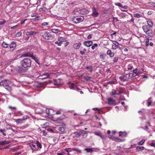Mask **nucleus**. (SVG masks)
Segmentation results:
<instances>
[{"instance_id": "f257e3e1", "label": "nucleus", "mask_w": 155, "mask_h": 155, "mask_svg": "<svg viewBox=\"0 0 155 155\" xmlns=\"http://www.w3.org/2000/svg\"><path fill=\"white\" fill-rule=\"evenodd\" d=\"M21 65L24 68L30 67L31 65V61L29 58H24L21 62Z\"/></svg>"}, {"instance_id": "f03ea898", "label": "nucleus", "mask_w": 155, "mask_h": 155, "mask_svg": "<svg viewBox=\"0 0 155 155\" xmlns=\"http://www.w3.org/2000/svg\"><path fill=\"white\" fill-rule=\"evenodd\" d=\"M29 146L33 151L36 150L39 148H41V144L38 141H37L36 143H29Z\"/></svg>"}, {"instance_id": "7ed1b4c3", "label": "nucleus", "mask_w": 155, "mask_h": 155, "mask_svg": "<svg viewBox=\"0 0 155 155\" xmlns=\"http://www.w3.org/2000/svg\"><path fill=\"white\" fill-rule=\"evenodd\" d=\"M83 16L77 17L74 16L72 18V20L74 23L77 24L80 22L83 21Z\"/></svg>"}, {"instance_id": "20e7f679", "label": "nucleus", "mask_w": 155, "mask_h": 155, "mask_svg": "<svg viewBox=\"0 0 155 155\" xmlns=\"http://www.w3.org/2000/svg\"><path fill=\"white\" fill-rule=\"evenodd\" d=\"M43 38L46 40H52L53 38V37L51 34L45 32L42 35Z\"/></svg>"}, {"instance_id": "39448f33", "label": "nucleus", "mask_w": 155, "mask_h": 155, "mask_svg": "<svg viewBox=\"0 0 155 155\" xmlns=\"http://www.w3.org/2000/svg\"><path fill=\"white\" fill-rule=\"evenodd\" d=\"M9 80H4V87L9 90L10 88V87L9 86Z\"/></svg>"}, {"instance_id": "423d86ee", "label": "nucleus", "mask_w": 155, "mask_h": 155, "mask_svg": "<svg viewBox=\"0 0 155 155\" xmlns=\"http://www.w3.org/2000/svg\"><path fill=\"white\" fill-rule=\"evenodd\" d=\"M93 13L92 14V15L94 17H97L98 16L99 13L97 12L96 9L94 7H93L92 8Z\"/></svg>"}, {"instance_id": "0eeeda50", "label": "nucleus", "mask_w": 155, "mask_h": 155, "mask_svg": "<svg viewBox=\"0 0 155 155\" xmlns=\"http://www.w3.org/2000/svg\"><path fill=\"white\" fill-rule=\"evenodd\" d=\"M83 44L87 47H90L93 45V42L91 41H84L83 42Z\"/></svg>"}, {"instance_id": "6e6552de", "label": "nucleus", "mask_w": 155, "mask_h": 155, "mask_svg": "<svg viewBox=\"0 0 155 155\" xmlns=\"http://www.w3.org/2000/svg\"><path fill=\"white\" fill-rule=\"evenodd\" d=\"M145 33L150 37H153V30L150 29H149V30L146 32Z\"/></svg>"}, {"instance_id": "1a4fd4ad", "label": "nucleus", "mask_w": 155, "mask_h": 155, "mask_svg": "<svg viewBox=\"0 0 155 155\" xmlns=\"http://www.w3.org/2000/svg\"><path fill=\"white\" fill-rule=\"evenodd\" d=\"M16 46V43L15 41L12 42L10 44V50L12 49V51L14 50Z\"/></svg>"}, {"instance_id": "9d476101", "label": "nucleus", "mask_w": 155, "mask_h": 155, "mask_svg": "<svg viewBox=\"0 0 155 155\" xmlns=\"http://www.w3.org/2000/svg\"><path fill=\"white\" fill-rule=\"evenodd\" d=\"M112 45V48L114 49H116L117 48L119 47V43L116 41H114Z\"/></svg>"}, {"instance_id": "9b49d317", "label": "nucleus", "mask_w": 155, "mask_h": 155, "mask_svg": "<svg viewBox=\"0 0 155 155\" xmlns=\"http://www.w3.org/2000/svg\"><path fill=\"white\" fill-rule=\"evenodd\" d=\"M49 74L48 73H45L43 74L42 75L40 76L41 77L40 78L41 79H45L49 77Z\"/></svg>"}, {"instance_id": "f8f14e48", "label": "nucleus", "mask_w": 155, "mask_h": 155, "mask_svg": "<svg viewBox=\"0 0 155 155\" xmlns=\"http://www.w3.org/2000/svg\"><path fill=\"white\" fill-rule=\"evenodd\" d=\"M150 28L148 25H144L142 27V28L145 33L148 31Z\"/></svg>"}, {"instance_id": "ddd939ff", "label": "nucleus", "mask_w": 155, "mask_h": 155, "mask_svg": "<svg viewBox=\"0 0 155 155\" xmlns=\"http://www.w3.org/2000/svg\"><path fill=\"white\" fill-rule=\"evenodd\" d=\"M108 101V104L110 105L114 104L115 103V101L112 98H110Z\"/></svg>"}, {"instance_id": "4468645a", "label": "nucleus", "mask_w": 155, "mask_h": 155, "mask_svg": "<svg viewBox=\"0 0 155 155\" xmlns=\"http://www.w3.org/2000/svg\"><path fill=\"white\" fill-rule=\"evenodd\" d=\"M32 54L30 53H26L22 54L21 56V57H32Z\"/></svg>"}, {"instance_id": "2eb2a0df", "label": "nucleus", "mask_w": 155, "mask_h": 155, "mask_svg": "<svg viewBox=\"0 0 155 155\" xmlns=\"http://www.w3.org/2000/svg\"><path fill=\"white\" fill-rule=\"evenodd\" d=\"M147 106L149 107L150 105L153 103V101L151 97L149 98L147 100Z\"/></svg>"}, {"instance_id": "dca6fc26", "label": "nucleus", "mask_w": 155, "mask_h": 155, "mask_svg": "<svg viewBox=\"0 0 155 155\" xmlns=\"http://www.w3.org/2000/svg\"><path fill=\"white\" fill-rule=\"evenodd\" d=\"M81 45L80 43H76L74 45L73 47L75 49H77L79 48Z\"/></svg>"}, {"instance_id": "f3484780", "label": "nucleus", "mask_w": 155, "mask_h": 155, "mask_svg": "<svg viewBox=\"0 0 155 155\" xmlns=\"http://www.w3.org/2000/svg\"><path fill=\"white\" fill-rule=\"evenodd\" d=\"M36 33V32L33 31H27L25 33L26 35H32L35 34Z\"/></svg>"}, {"instance_id": "a211bd4d", "label": "nucleus", "mask_w": 155, "mask_h": 155, "mask_svg": "<svg viewBox=\"0 0 155 155\" xmlns=\"http://www.w3.org/2000/svg\"><path fill=\"white\" fill-rule=\"evenodd\" d=\"M126 76H128V77H129V75H128V74H126V75H124L123 76H122L120 77V79L121 81H128V79H125V77Z\"/></svg>"}, {"instance_id": "6ab92c4d", "label": "nucleus", "mask_w": 155, "mask_h": 155, "mask_svg": "<svg viewBox=\"0 0 155 155\" xmlns=\"http://www.w3.org/2000/svg\"><path fill=\"white\" fill-rule=\"evenodd\" d=\"M112 93L113 95H114L115 94L118 95L122 93V92L120 91H117L116 90H114V91L112 92Z\"/></svg>"}, {"instance_id": "aec40b11", "label": "nucleus", "mask_w": 155, "mask_h": 155, "mask_svg": "<svg viewBox=\"0 0 155 155\" xmlns=\"http://www.w3.org/2000/svg\"><path fill=\"white\" fill-rule=\"evenodd\" d=\"M107 54L110 55V57H113L114 56V53L112 52L111 50H108L107 52Z\"/></svg>"}, {"instance_id": "412c9836", "label": "nucleus", "mask_w": 155, "mask_h": 155, "mask_svg": "<svg viewBox=\"0 0 155 155\" xmlns=\"http://www.w3.org/2000/svg\"><path fill=\"white\" fill-rule=\"evenodd\" d=\"M54 84L55 85H59L61 84L59 80H56L55 79L54 80Z\"/></svg>"}, {"instance_id": "4be33fe9", "label": "nucleus", "mask_w": 155, "mask_h": 155, "mask_svg": "<svg viewBox=\"0 0 155 155\" xmlns=\"http://www.w3.org/2000/svg\"><path fill=\"white\" fill-rule=\"evenodd\" d=\"M127 135V134L125 132H122L120 131L119 133V136L125 137Z\"/></svg>"}, {"instance_id": "5701e85b", "label": "nucleus", "mask_w": 155, "mask_h": 155, "mask_svg": "<svg viewBox=\"0 0 155 155\" xmlns=\"http://www.w3.org/2000/svg\"><path fill=\"white\" fill-rule=\"evenodd\" d=\"M9 143V142L7 141H0V145L6 144Z\"/></svg>"}, {"instance_id": "b1692460", "label": "nucleus", "mask_w": 155, "mask_h": 155, "mask_svg": "<svg viewBox=\"0 0 155 155\" xmlns=\"http://www.w3.org/2000/svg\"><path fill=\"white\" fill-rule=\"evenodd\" d=\"M147 23L148 25V26L150 27V28H151L153 26V22L151 21H147Z\"/></svg>"}, {"instance_id": "393cba45", "label": "nucleus", "mask_w": 155, "mask_h": 155, "mask_svg": "<svg viewBox=\"0 0 155 155\" xmlns=\"http://www.w3.org/2000/svg\"><path fill=\"white\" fill-rule=\"evenodd\" d=\"M70 87L71 89L75 90L76 86L74 84H71Z\"/></svg>"}, {"instance_id": "a878e982", "label": "nucleus", "mask_w": 155, "mask_h": 155, "mask_svg": "<svg viewBox=\"0 0 155 155\" xmlns=\"http://www.w3.org/2000/svg\"><path fill=\"white\" fill-rule=\"evenodd\" d=\"M84 150L86 151L88 153H91L93 151L92 149L91 148H86L84 149Z\"/></svg>"}, {"instance_id": "bb28decb", "label": "nucleus", "mask_w": 155, "mask_h": 155, "mask_svg": "<svg viewBox=\"0 0 155 155\" xmlns=\"http://www.w3.org/2000/svg\"><path fill=\"white\" fill-rule=\"evenodd\" d=\"M86 68L91 72H92L93 71L92 67L91 66H87L86 67Z\"/></svg>"}, {"instance_id": "cd10ccee", "label": "nucleus", "mask_w": 155, "mask_h": 155, "mask_svg": "<svg viewBox=\"0 0 155 155\" xmlns=\"http://www.w3.org/2000/svg\"><path fill=\"white\" fill-rule=\"evenodd\" d=\"M23 119H18L16 120V122L18 124H21L23 122Z\"/></svg>"}, {"instance_id": "c85d7f7f", "label": "nucleus", "mask_w": 155, "mask_h": 155, "mask_svg": "<svg viewBox=\"0 0 155 155\" xmlns=\"http://www.w3.org/2000/svg\"><path fill=\"white\" fill-rule=\"evenodd\" d=\"M134 16L135 17L137 18H140L141 17V15L140 14L138 13H135L134 14Z\"/></svg>"}, {"instance_id": "c756f323", "label": "nucleus", "mask_w": 155, "mask_h": 155, "mask_svg": "<svg viewBox=\"0 0 155 155\" xmlns=\"http://www.w3.org/2000/svg\"><path fill=\"white\" fill-rule=\"evenodd\" d=\"M144 149V147H139L137 146L136 147V149L138 151H139L140 150H143Z\"/></svg>"}, {"instance_id": "7c9ffc66", "label": "nucleus", "mask_w": 155, "mask_h": 155, "mask_svg": "<svg viewBox=\"0 0 155 155\" xmlns=\"http://www.w3.org/2000/svg\"><path fill=\"white\" fill-rule=\"evenodd\" d=\"M58 130L60 131L63 132L65 131V129L64 127H60L58 128Z\"/></svg>"}, {"instance_id": "2f4dec72", "label": "nucleus", "mask_w": 155, "mask_h": 155, "mask_svg": "<svg viewBox=\"0 0 155 155\" xmlns=\"http://www.w3.org/2000/svg\"><path fill=\"white\" fill-rule=\"evenodd\" d=\"M84 79L87 81H89L91 80V77L88 76H84Z\"/></svg>"}, {"instance_id": "473e14b6", "label": "nucleus", "mask_w": 155, "mask_h": 155, "mask_svg": "<svg viewBox=\"0 0 155 155\" xmlns=\"http://www.w3.org/2000/svg\"><path fill=\"white\" fill-rule=\"evenodd\" d=\"M145 141V139H143L141 141L138 143V144L140 145H143Z\"/></svg>"}, {"instance_id": "72a5a7b5", "label": "nucleus", "mask_w": 155, "mask_h": 155, "mask_svg": "<svg viewBox=\"0 0 155 155\" xmlns=\"http://www.w3.org/2000/svg\"><path fill=\"white\" fill-rule=\"evenodd\" d=\"M52 32L54 33H57L59 31V30L56 29H52L51 30Z\"/></svg>"}, {"instance_id": "f704fd0d", "label": "nucleus", "mask_w": 155, "mask_h": 155, "mask_svg": "<svg viewBox=\"0 0 155 155\" xmlns=\"http://www.w3.org/2000/svg\"><path fill=\"white\" fill-rule=\"evenodd\" d=\"M8 45V44H7L4 42H3L2 45V46L4 48H7Z\"/></svg>"}, {"instance_id": "c9c22d12", "label": "nucleus", "mask_w": 155, "mask_h": 155, "mask_svg": "<svg viewBox=\"0 0 155 155\" xmlns=\"http://www.w3.org/2000/svg\"><path fill=\"white\" fill-rule=\"evenodd\" d=\"M72 150H74V151H76L77 152L79 153H81V150H79L78 148H72L71 149Z\"/></svg>"}, {"instance_id": "e433bc0d", "label": "nucleus", "mask_w": 155, "mask_h": 155, "mask_svg": "<svg viewBox=\"0 0 155 155\" xmlns=\"http://www.w3.org/2000/svg\"><path fill=\"white\" fill-rule=\"evenodd\" d=\"M63 42L61 41L60 42H58V41H56L55 42V44H57L58 46H61V44H62Z\"/></svg>"}, {"instance_id": "4c0bfd02", "label": "nucleus", "mask_w": 155, "mask_h": 155, "mask_svg": "<svg viewBox=\"0 0 155 155\" xmlns=\"http://www.w3.org/2000/svg\"><path fill=\"white\" fill-rule=\"evenodd\" d=\"M18 149V148H17L15 147L13 148H10V151L15 152Z\"/></svg>"}, {"instance_id": "58836bf2", "label": "nucleus", "mask_w": 155, "mask_h": 155, "mask_svg": "<svg viewBox=\"0 0 155 155\" xmlns=\"http://www.w3.org/2000/svg\"><path fill=\"white\" fill-rule=\"evenodd\" d=\"M97 46L98 45L97 44H95L91 47V48L93 50H94L95 49V47H97Z\"/></svg>"}, {"instance_id": "ea45409f", "label": "nucleus", "mask_w": 155, "mask_h": 155, "mask_svg": "<svg viewBox=\"0 0 155 155\" xmlns=\"http://www.w3.org/2000/svg\"><path fill=\"white\" fill-rule=\"evenodd\" d=\"M21 33L20 32H18L15 35L16 36L18 37H19L20 36H21Z\"/></svg>"}, {"instance_id": "a19ab883", "label": "nucleus", "mask_w": 155, "mask_h": 155, "mask_svg": "<svg viewBox=\"0 0 155 155\" xmlns=\"http://www.w3.org/2000/svg\"><path fill=\"white\" fill-rule=\"evenodd\" d=\"M86 131L83 130H81L79 132V133H80L81 135L84 134V133H86Z\"/></svg>"}, {"instance_id": "79ce46f5", "label": "nucleus", "mask_w": 155, "mask_h": 155, "mask_svg": "<svg viewBox=\"0 0 155 155\" xmlns=\"http://www.w3.org/2000/svg\"><path fill=\"white\" fill-rule=\"evenodd\" d=\"M133 72L135 74H136L137 75L140 74L141 73H140L139 72H137V69H136L133 70Z\"/></svg>"}, {"instance_id": "37998d69", "label": "nucleus", "mask_w": 155, "mask_h": 155, "mask_svg": "<svg viewBox=\"0 0 155 155\" xmlns=\"http://www.w3.org/2000/svg\"><path fill=\"white\" fill-rule=\"evenodd\" d=\"M75 137H78L81 136L80 134L78 132H76L75 133Z\"/></svg>"}, {"instance_id": "c03bdc74", "label": "nucleus", "mask_w": 155, "mask_h": 155, "mask_svg": "<svg viewBox=\"0 0 155 155\" xmlns=\"http://www.w3.org/2000/svg\"><path fill=\"white\" fill-rule=\"evenodd\" d=\"M116 5L119 6V7L122 8L123 5L120 3L118 2L115 4Z\"/></svg>"}, {"instance_id": "a18cd8bd", "label": "nucleus", "mask_w": 155, "mask_h": 155, "mask_svg": "<svg viewBox=\"0 0 155 155\" xmlns=\"http://www.w3.org/2000/svg\"><path fill=\"white\" fill-rule=\"evenodd\" d=\"M10 67L11 68V69H10L11 71L12 72H15V69L13 67V66H11Z\"/></svg>"}, {"instance_id": "49530a36", "label": "nucleus", "mask_w": 155, "mask_h": 155, "mask_svg": "<svg viewBox=\"0 0 155 155\" xmlns=\"http://www.w3.org/2000/svg\"><path fill=\"white\" fill-rule=\"evenodd\" d=\"M106 56V54H101L100 55V58L101 59H104V57Z\"/></svg>"}, {"instance_id": "de8ad7c7", "label": "nucleus", "mask_w": 155, "mask_h": 155, "mask_svg": "<svg viewBox=\"0 0 155 155\" xmlns=\"http://www.w3.org/2000/svg\"><path fill=\"white\" fill-rule=\"evenodd\" d=\"M94 134H95V135L99 136H100V135H101V134L100 133L97 132H94Z\"/></svg>"}, {"instance_id": "09e8293b", "label": "nucleus", "mask_w": 155, "mask_h": 155, "mask_svg": "<svg viewBox=\"0 0 155 155\" xmlns=\"http://www.w3.org/2000/svg\"><path fill=\"white\" fill-rule=\"evenodd\" d=\"M5 131V130H2V129H0V132H2L4 135L5 136L6 134L3 132H4Z\"/></svg>"}, {"instance_id": "8fccbe9b", "label": "nucleus", "mask_w": 155, "mask_h": 155, "mask_svg": "<svg viewBox=\"0 0 155 155\" xmlns=\"http://www.w3.org/2000/svg\"><path fill=\"white\" fill-rule=\"evenodd\" d=\"M149 40H146L145 43H146V46L147 47H148L149 46Z\"/></svg>"}, {"instance_id": "3c124183", "label": "nucleus", "mask_w": 155, "mask_h": 155, "mask_svg": "<svg viewBox=\"0 0 155 155\" xmlns=\"http://www.w3.org/2000/svg\"><path fill=\"white\" fill-rule=\"evenodd\" d=\"M0 85H3V86L4 87V80L2 81H1L0 82Z\"/></svg>"}, {"instance_id": "603ef678", "label": "nucleus", "mask_w": 155, "mask_h": 155, "mask_svg": "<svg viewBox=\"0 0 155 155\" xmlns=\"http://www.w3.org/2000/svg\"><path fill=\"white\" fill-rule=\"evenodd\" d=\"M43 135L44 136H46L47 134V132L46 131L44 130L43 131Z\"/></svg>"}, {"instance_id": "864d4df0", "label": "nucleus", "mask_w": 155, "mask_h": 155, "mask_svg": "<svg viewBox=\"0 0 155 155\" xmlns=\"http://www.w3.org/2000/svg\"><path fill=\"white\" fill-rule=\"evenodd\" d=\"M48 25V23L46 22H44L42 23L41 25L43 26H46Z\"/></svg>"}, {"instance_id": "5fc2aeb1", "label": "nucleus", "mask_w": 155, "mask_h": 155, "mask_svg": "<svg viewBox=\"0 0 155 155\" xmlns=\"http://www.w3.org/2000/svg\"><path fill=\"white\" fill-rule=\"evenodd\" d=\"M28 117L27 116H24L23 117L22 119H23V121L24 120L28 118Z\"/></svg>"}, {"instance_id": "6e6d98bb", "label": "nucleus", "mask_w": 155, "mask_h": 155, "mask_svg": "<svg viewBox=\"0 0 155 155\" xmlns=\"http://www.w3.org/2000/svg\"><path fill=\"white\" fill-rule=\"evenodd\" d=\"M118 57H115L114 58L113 61L114 62H117L118 61Z\"/></svg>"}, {"instance_id": "4d7b16f0", "label": "nucleus", "mask_w": 155, "mask_h": 155, "mask_svg": "<svg viewBox=\"0 0 155 155\" xmlns=\"http://www.w3.org/2000/svg\"><path fill=\"white\" fill-rule=\"evenodd\" d=\"M100 137L103 140L105 139H106L105 136H104V135H102L101 134V135H100Z\"/></svg>"}, {"instance_id": "13d9d810", "label": "nucleus", "mask_w": 155, "mask_h": 155, "mask_svg": "<svg viewBox=\"0 0 155 155\" xmlns=\"http://www.w3.org/2000/svg\"><path fill=\"white\" fill-rule=\"evenodd\" d=\"M40 17V16H37L35 18H34L35 21H36L39 20Z\"/></svg>"}, {"instance_id": "bf43d9fd", "label": "nucleus", "mask_w": 155, "mask_h": 155, "mask_svg": "<svg viewBox=\"0 0 155 155\" xmlns=\"http://www.w3.org/2000/svg\"><path fill=\"white\" fill-rule=\"evenodd\" d=\"M27 20V19H25L24 20H22L21 22V24H24L25 22V21H26Z\"/></svg>"}, {"instance_id": "052dcab7", "label": "nucleus", "mask_w": 155, "mask_h": 155, "mask_svg": "<svg viewBox=\"0 0 155 155\" xmlns=\"http://www.w3.org/2000/svg\"><path fill=\"white\" fill-rule=\"evenodd\" d=\"M152 13V11H150L148 12L147 14L149 15H151Z\"/></svg>"}, {"instance_id": "680f3d73", "label": "nucleus", "mask_w": 155, "mask_h": 155, "mask_svg": "<svg viewBox=\"0 0 155 155\" xmlns=\"http://www.w3.org/2000/svg\"><path fill=\"white\" fill-rule=\"evenodd\" d=\"M48 131H50L52 133L54 132V131H53V130L51 128L48 129Z\"/></svg>"}, {"instance_id": "e2e57ef3", "label": "nucleus", "mask_w": 155, "mask_h": 155, "mask_svg": "<svg viewBox=\"0 0 155 155\" xmlns=\"http://www.w3.org/2000/svg\"><path fill=\"white\" fill-rule=\"evenodd\" d=\"M5 22V21H0V25H2L3 24H4Z\"/></svg>"}, {"instance_id": "0e129e2a", "label": "nucleus", "mask_w": 155, "mask_h": 155, "mask_svg": "<svg viewBox=\"0 0 155 155\" xmlns=\"http://www.w3.org/2000/svg\"><path fill=\"white\" fill-rule=\"evenodd\" d=\"M17 27H18V25H16L15 26L10 27V28L11 29H14L15 28Z\"/></svg>"}, {"instance_id": "69168bd1", "label": "nucleus", "mask_w": 155, "mask_h": 155, "mask_svg": "<svg viewBox=\"0 0 155 155\" xmlns=\"http://www.w3.org/2000/svg\"><path fill=\"white\" fill-rule=\"evenodd\" d=\"M80 53L82 55H84L85 54V52L84 51H80Z\"/></svg>"}, {"instance_id": "338daca9", "label": "nucleus", "mask_w": 155, "mask_h": 155, "mask_svg": "<svg viewBox=\"0 0 155 155\" xmlns=\"http://www.w3.org/2000/svg\"><path fill=\"white\" fill-rule=\"evenodd\" d=\"M91 35H89L88 37H87V38L88 39H91L92 38V37H91Z\"/></svg>"}, {"instance_id": "774afa93", "label": "nucleus", "mask_w": 155, "mask_h": 155, "mask_svg": "<svg viewBox=\"0 0 155 155\" xmlns=\"http://www.w3.org/2000/svg\"><path fill=\"white\" fill-rule=\"evenodd\" d=\"M150 145H151V146L152 147H155V143H151V144H150Z\"/></svg>"}]
</instances>
